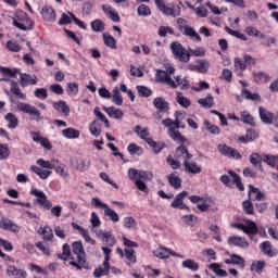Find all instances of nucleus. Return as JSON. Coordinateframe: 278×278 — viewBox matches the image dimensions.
Segmentation results:
<instances>
[{"label":"nucleus","mask_w":278,"mask_h":278,"mask_svg":"<svg viewBox=\"0 0 278 278\" xmlns=\"http://www.w3.org/2000/svg\"><path fill=\"white\" fill-rule=\"evenodd\" d=\"M30 194H34V197H37V199L34 200V205H41L43 210H50L52 216H55L56 218H60L62 216V207L60 205L53 206L51 201L47 199V194H45L43 191L33 189L30 191Z\"/></svg>","instance_id":"f257e3e1"},{"label":"nucleus","mask_w":278,"mask_h":278,"mask_svg":"<svg viewBox=\"0 0 278 278\" xmlns=\"http://www.w3.org/2000/svg\"><path fill=\"white\" fill-rule=\"evenodd\" d=\"M72 251L74 255H77V262L71 261L70 266H74L77 270L81 268L88 269V262L86 261V251H84V244L81 241H75L72 244Z\"/></svg>","instance_id":"f03ea898"},{"label":"nucleus","mask_w":278,"mask_h":278,"mask_svg":"<svg viewBox=\"0 0 278 278\" xmlns=\"http://www.w3.org/2000/svg\"><path fill=\"white\" fill-rule=\"evenodd\" d=\"M170 49L175 60H178L179 62L184 63L190 62V50L184 48V45H181L179 41L172 42Z\"/></svg>","instance_id":"7ed1b4c3"},{"label":"nucleus","mask_w":278,"mask_h":278,"mask_svg":"<svg viewBox=\"0 0 278 278\" xmlns=\"http://www.w3.org/2000/svg\"><path fill=\"white\" fill-rule=\"evenodd\" d=\"M13 18V25L17 27V29H21L22 31H31V26H26L31 18H29V15L25 13L24 11H16Z\"/></svg>","instance_id":"20e7f679"},{"label":"nucleus","mask_w":278,"mask_h":278,"mask_svg":"<svg viewBox=\"0 0 278 278\" xmlns=\"http://www.w3.org/2000/svg\"><path fill=\"white\" fill-rule=\"evenodd\" d=\"M17 110H20V112H24V114H29L30 121H36L37 123L39 121H42V117L40 116V111L37 110L36 106H31V104L20 102L17 104Z\"/></svg>","instance_id":"39448f33"},{"label":"nucleus","mask_w":278,"mask_h":278,"mask_svg":"<svg viewBox=\"0 0 278 278\" xmlns=\"http://www.w3.org/2000/svg\"><path fill=\"white\" fill-rule=\"evenodd\" d=\"M186 23L185 18L179 17L177 20V24L179 25L178 29L179 31H184V36H189V38H194L195 40H198V42H201V35H199V33H197V30H194L193 27L187 26L184 24ZM185 29V30H184Z\"/></svg>","instance_id":"423d86ee"},{"label":"nucleus","mask_w":278,"mask_h":278,"mask_svg":"<svg viewBox=\"0 0 278 278\" xmlns=\"http://www.w3.org/2000/svg\"><path fill=\"white\" fill-rule=\"evenodd\" d=\"M155 81L157 84H166L169 88H177V84L173 80V77L162 70H156Z\"/></svg>","instance_id":"0eeeda50"},{"label":"nucleus","mask_w":278,"mask_h":278,"mask_svg":"<svg viewBox=\"0 0 278 278\" xmlns=\"http://www.w3.org/2000/svg\"><path fill=\"white\" fill-rule=\"evenodd\" d=\"M217 151L222 153V155H225V157H235L236 160H242V154L236 150V148L229 147L227 144H218Z\"/></svg>","instance_id":"6e6552de"},{"label":"nucleus","mask_w":278,"mask_h":278,"mask_svg":"<svg viewBox=\"0 0 278 278\" xmlns=\"http://www.w3.org/2000/svg\"><path fill=\"white\" fill-rule=\"evenodd\" d=\"M0 228L4 229V231H12V233H18V231H21V227L8 217H2L0 219Z\"/></svg>","instance_id":"1a4fd4ad"},{"label":"nucleus","mask_w":278,"mask_h":278,"mask_svg":"<svg viewBox=\"0 0 278 278\" xmlns=\"http://www.w3.org/2000/svg\"><path fill=\"white\" fill-rule=\"evenodd\" d=\"M227 254L229 255L230 258H226L224 261L225 264L227 265H233V266H239V268H241V270H244V266H245V261L244 257L238 255V254H230L229 252H227Z\"/></svg>","instance_id":"9d476101"},{"label":"nucleus","mask_w":278,"mask_h":278,"mask_svg":"<svg viewBox=\"0 0 278 278\" xmlns=\"http://www.w3.org/2000/svg\"><path fill=\"white\" fill-rule=\"evenodd\" d=\"M153 105L159 113L167 114L170 111V106L166 99L159 97L153 100Z\"/></svg>","instance_id":"9b49d317"},{"label":"nucleus","mask_w":278,"mask_h":278,"mask_svg":"<svg viewBox=\"0 0 278 278\" xmlns=\"http://www.w3.org/2000/svg\"><path fill=\"white\" fill-rule=\"evenodd\" d=\"M30 136L34 142H39L41 147H43V149H46L47 151H51V149L53 148L49 139L47 137H41L40 132L30 131Z\"/></svg>","instance_id":"f8f14e48"},{"label":"nucleus","mask_w":278,"mask_h":278,"mask_svg":"<svg viewBox=\"0 0 278 278\" xmlns=\"http://www.w3.org/2000/svg\"><path fill=\"white\" fill-rule=\"evenodd\" d=\"M229 247H238L239 249H249V241L244 237H229Z\"/></svg>","instance_id":"ddd939ff"},{"label":"nucleus","mask_w":278,"mask_h":278,"mask_svg":"<svg viewBox=\"0 0 278 278\" xmlns=\"http://www.w3.org/2000/svg\"><path fill=\"white\" fill-rule=\"evenodd\" d=\"M20 86L25 88L26 86H36L38 84V78L36 76L31 77L29 74L20 72Z\"/></svg>","instance_id":"4468645a"},{"label":"nucleus","mask_w":278,"mask_h":278,"mask_svg":"<svg viewBox=\"0 0 278 278\" xmlns=\"http://www.w3.org/2000/svg\"><path fill=\"white\" fill-rule=\"evenodd\" d=\"M258 114L262 123H265V125H273V121H275V115L270 113V111L266 110L264 106H260Z\"/></svg>","instance_id":"2eb2a0df"},{"label":"nucleus","mask_w":278,"mask_h":278,"mask_svg":"<svg viewBox=\"0 0 278 278\" xmlns=\"http://www.w3.org/2000/svg\"><path fill=\"white\" fill-rule=\"evenodd\" d=\"M248 197L252 201H264V192L260 191V188H255L253 185H249Z\"/></svg>","instance_id":"dca6fc26"},{"label":"nucleus","mask_w":278,"mask_h":278,"mask_svg":"<svg viewBox=\"0 0 278 278\" xmlns=\"http://www.w3.org/2000/svg\"><path fill=\"white\" fill-rule=\"evenodd\" d=\"M8 277H15V278H27V271L24 269H18L14 265H9L7 268Z\"/></svg>","instance_id":"f3484780"},{"label":"nucleus","mask_w":278,"mask_h":278,"mask_svg":"<svg viewBox=\"0 0 278 278\" xmlns=\"http://www.w3.org/2000/svg\"><path fill=\"white\" fill-rule=\"evenodd\" d=\"M257 138H260V134H257L253 129H249L245 136H241L238 138V142H241V144H247L249 142H253L254 140H257Z\"/></svg>","instance_id":"a211bd4d"},{"label":"nucleus","mask_w":278,"mask_h":278,"mask_svg":"<svg viewBox=\"0 0 278 278\" xmlns=\"http://www.w3.org/2000/svg\"><path fill=\"white\" fill-rule=\"evenodd\" d=\"M41 14L45 21H48V23H54L56 21L55 11L53 10V7H45L41 10Z\"/></svg>","instance_id":"6ab92c4d"},{"label":"nucleus","mask_w":278,"mask_h":278,"mask_svg":"<svg viewBox=\"0 0 278 278\" xmlns=\"http://www.w3.org/2000/svg\"><path fill=\"white\" fill-rule=\"evenodd\" d=\"M165 16H173L174 18L181 14V8L179 5L172 4V7H166L161 11Z\"/></svg>","instance_id":"aec40b11"},{"label":"nucleus","mask_w":278,"mask_h":278,"mask_svg":"<svg viewBox=\"0 0 278 278\" xmlns=\"http://www.w3.org/2000/svg\"><path fill=\"white\" fill-rule=\"evenodd\" d=\"M167 181L175 190H179V188H181V178L177 175V172L169 174L167 176Z\"/></svg>","instance_id":"412c9836"},{"label":"nucleus","mask_w":278,"mask_h":278,"mask_svg":"<svg viewBox=\"0 0 278 278\" xmlns=\"http://www.w3.org/2000/svg\"><path fill=\"white\" fill-rule=\"evenodd\" d=\"M168 136H169V138H172V140L180 142L181 144H184V142H186V137H184V135H181V132L179 130H177V128H175V126L168 128Z\"/></svg>","instance_id":"4be33fe9"},{"label":"nucleus","mask_w":278,"mask_h":278,"mask_svg":"<svg viewBox=\"0 0 278 278\" xmlns=\"http://www.w3.org/2000/svg\"><path fill=\"white\" fill-rule=\"evenodd\" d=\"M103 112H106V114L109 116H111L112 118H116L119 119L123 117V111L121 109H116L114 106H103L102 108Z\"/></svg>","instance_id":"5701e85b"},{"label":"nucleus","mask_w":278,"mask_h":278,"mask_svg":"<svg viewBox=\"0 0 278 278\" xmlns=\"http://www.w3.org/2000/svg\"><path fill=\"white\" fill-rule=\"evenodd\" d=\"M53 108L58 112H61V114H65V116H68V114H71V109L67 106V104L64 100H60L58 102H54Z\"/></svg>","instance_id":"b1692460"},{"label":"nucleus","mask_w":278,"mask_h":278,"mask_svg":"<svg viewBox=\"0 0 278 278\" xmlns=\"http://www.w3.org/2000/svg\"><path fill=\"white\" fill-rule=\"evenodd\" d=\"M30 170L33 173H35V175H38V177H40V179H49V177L51 175V170L42 169L41 167H38L36 165H31Z\"/></svg>","instance_id":"393cba45"},{"label":"nucleus","mask_w":278,"mask_h":278,"mask_svg":"<svg viewBox=\"0 0 278 278\" xmlns=\"http://www.w3.org/2000/svg\"><path fill=\"white\" fill-rule=\"evenodd\" d=\"M184 118H186V115L181 113L180 111L175 112V121H174V127L176 129H186V124H184Z\"/></svg>","instance_id":"a878e982"},{"label":"nucleus","mask_w":278,"mask_h":278,"mask_svg":"<svg viewBox=\"0 0 278 278\" xmlns=\"http://www.w3.org/2000/svg\"><path fill=\"white\" fill-rule=\"evenodd\" d=\"M244 233L257 236L260 233V229L257 228V224L251 219H248V225L245 226Z\"/></svg>","instance_id":"bb28decb"},{"label":"nucleus","mask_w":278,"mask_h":278,"mask_svg":"<svg viewBox=\"0 0 278 278\" xmlns=\"http://www.w3.org/2000/svg\"><path fill=\"white\" fill-rule=\"evenodd\" d=\"M228 175H230V177L232 178V184H236L238 190H240V192H244V185L242 184L240 175H238L233 170H228Z\"/></svg>","instance_id":"cd10ccee"},{"label":"nucleus","mask_w":278,"mask_h":278,"mask_svg":"<svg viewBox=\"0 0 278 278\" xmlns=\"http://www.w3.org/2000/svg\"><path fill=\"white\" fill-rule=\"evenodd\" d=\"M62 136H64V138H67L68 140H75L79 138L80 132L75 128H66L62 130Z\"/></svg>","instance_id":"c85d7f7f"},{"label":"nucleus","mask_w":278,"mask_h":278,"mask_svg":"<svg viewBox=\"0 0 278 278\" xmlns=\"http://www.w3.org/2000/svg\"><path fill=\"white\" fill-rule=\"evenodd\" d=\"M4 121H8L9 129H16L18 127V117H16V115H14L13 113H8L4 116Z\"/></svg>","instance_id":"c756f323"},{"label":"nucleus","mask_w":278,"mask_h":278,"mask_svg":"<svg viewBox=\"0 0 278 278\" xmlns=\"http://www.w3.org/2000/svg\"><path fill=\"white\" fill-rule=\"evenodd\" d=\"M184 166L185 170H187V173H191V175H199V173H201V167H199L195 162L190 163L185 161Z\"/></svg>","instance_id":"7c9ffc66"},{"label":"nucleus","mask_w":278,"mask_h":278,"mask_svg":"<svg viewBox=\"0 0 278 278\" xmlns=\"http://www.w3.org/2000/svg\"><path fill=\"white\" fill-rule=\"evenodd\" d=\"M260 247L264 255H267V257H275V252H273V244L270 241H264Z\"/></svg>","instance_id":"2f4dec72"},{"label":"nucleus","mask_w":278,"mask_h":278,"mask_svg":"<svg viewBox=\"0 0 278 278\" xmlns=\"http://www.w3.org/2000/svg\"><path fill=\"white\" fill-rule=\"evenodd\" d=\"M10 92H12V94H15V97H17L18 99H22V101H25V99H27V96L21 92V87H18V83L16 81H12Z\"/></svg>","instance_id":"473e14b6"},{"label":"nucleus","mask_w":278,"mask_h":278,"mask_svg":"<svg viewBox=\"0 0 278 278\" xmlns=\"http://www.w3.org/2000/svg\"><path fill=\"white\" fill-rule=\"evenodd\" d=\"M99 235L102 236L103 242H106L109 247H114V244H116V238L111 232L100 230Z\"/></svg>","instance_id":"72a5a7b5"},{"label":"nucleus","mask_w":278,"mask_h":278,"mask_svg":"<svg viewBox=\"0 0 278 278\" xmlns=\"http://www.w3.org/2000/svg\"><path fill=\"white\" fill-rule=\"evenodd\" d=\"M198 103L202 105V108L210 110L211 108H214V97L212 94H207L206 98L198 100Z\"/></svg>","instance_id":"f704fd0d"},{"label":"nucleus","mask_w":278,"mask_h":278,"mask_svg":"<svg viewBox=\"0 0 278 278\" xmlns=\"http://www.w3.org/2000/svg\"><path fill=\"white\" fill-rule=\"evenodd\" d=\"M188 197V191H182L176 195L170 204V207L177 208L184 203V199Z\"/></svg>","instance_id":"c9c22d12"},{"label":"nucleus","mask_w":278,"mask_h":278,"mask_svg":"<svg viewBox=\"0 0 278 278\" xmlns=\"http://www.w3.org/2000/svg\"><path fill=\"white\" fill-rule=\"evenodd\" d=\"M39 236H42V239L46 240L47 242H51V240H53V229H51V227L46 226L42 229V232H40V230H38Z\"/></svg>","instance_id":"e433bc0d"},{"label":"nucleus","mask_w":278,"mask_h":278,"mask_svg":"<svg viewBox=\"0 0 278 278\" xmlns=\"http://www.w3.org/2000/svg\"><path fill=\"white\" fill-rule=\"evenodd\" d=\"M153 255L160 260H168L170 257V251L166 248H160L153 252Z\"/></svg>","instance_id":"4c0bfd02"},{"label":"nucleus","mask_w":278,"mask_h":278,"mask_svg":"<svg viewBox=\"0 0 278 278\" xmlns=\"http://www.w3.org/2000/svg\"><path fill=\"white\" fill-rule=\"evenodd\" d=\"M137 92L139 97H142L144 99H149L151 94H153V90L149 89L147 86L139 85L137 86Z\"/></svg>","instance_id":"58836bf2"},{"label":"nucleus","mask_w":278,"mask_h":278,"mask_svg":"<svg viewBox=\"0 0 278 278\" xmlns=\"http://www.w3.org/2000/svg\"><path fill=\"white\" fill-rule=\"evenodd\" d=\"M266 266V262L265 261H254L251 266H250V270L252 273H258L261 274L262 270H264V267Z\"/></svg>","instance_id":"ea45409f"},{"label":"nucleus","mask_w":278,"mask_h":278,"mask_svg":"<svg viewBox=\"0 0 278 278\" xmlns=\"http://www.w3.org/2000/svg\"><path fill=\"white\" fill-rule=\"evenodd\" d=\"M104 216L110 217V220H112V223H118V220H121L118 213H116V211L110 208V206L104 208Z\"/></svg>","instance_id":"a19ab883"},{"label":"nucleus","mask_w":278,"mask_h":278,"mask_svg":"<svg viewBox=\"0 0 278 278\" xmlns=\"http://www.w3.org/2000/svg\"><path fill=\"white\" fill-rule=\"evenodd\" d=\"M112 93V103H114V105H123V96L121 94V91H118V87H115Z\"/></svg>","instance_id":"79ce46f5"},{"label":"nucleus","mask_w":278,"mask_h":278,"mask_svg":"<svg viewBox=\"0 0 278 278\" xmlns=\"http://www.w3.org/2000/svg\"><path fill=\"white\" fill-rule=\"evenodd\" d=\"M242 207L243 212H245L248 215L253 216V214H255V206H253V202H251V199L243 201Z\"/></svg>","instance_id":"37998d69"},{"label":"nucleus","mask_w":278,"mask_h":278,"mask_svg":"<svg viewBox=\"0 0 278 278\" xmlns=\"http://www.w3.org/2000/svg\"><path fill=\"white\" fill-rule=\"evenodd\" d=\"M208 268L213 270V273H215V275H217L218 277H227V270L222 269L220 264L218 263L211 264Z\"/></svg>","instance_id":"c03bdc74"},{"label":"nucleus","mask_w":278,"mask_h":278,"mask_svg":"<svg viewBox=\"0 0 278 278\" xmlns=\"http://www.w3.org/2000/svg\"><path fill=\"white\" fill-rule=\"evenodd\" d=\"M174 79L176 81L175 84L177 88L178 86H181L180 90H188L190 88V83H188V78L185 77L181 79V76H175Z\"/></svg>","instance_id":"a18cd8bd"},{"label":"nucleus","mask_w":278,"mask_h":278,"mask_svg":"<svg viewBox=\"0 0 278 278\" xmlns=\"http://www.w3.org/2000/svg\"><path fill=\"white\" fill-rule=\"evenodd\" d=\"M250 164L256 168H262V156L260 153L254 152L250 155Z\"/></svg>","instance_id":"49530a36"},{"label":"nucleus","mask_w":278,"mask_h":278,"mask_svg":"<svg viewBox=\"0 0 278 278\" xmlns=\"http://www.w3.org/2000/svg\"><path fill=\"white\" fill-rule=\"evenodd\" d=\"M197 64H198V73H207L210 68V61L205 59H199L197 60Z\"/></svg>","instance_id":"de8ad7c7"},{"label":"nucleus","mask_w":278,"mask_h":278,"mask_svg":"<svg viewBox=\"0 0 278 278\" xmlns=\"http://www.w3.org/2000/svg\"><path fill=\"white\" fill-rule=\"evenodd\" d=\"M182 267L188 268V270L197 271V270H199V263H197L192 258H188V260L182 262Z\"/></svg>","instance_id":"09e8293b"},{"label":"nucleus","mask_w":278,"mask_h":278,"mask_svg":"<svg viewBox=\"0 0 278 278\" xmlns=\"http://www.w3.org/2000/svg\"><path fill=\"white\" fill-rule=\"evenodd\" d=\"M89 129L92 136H94L96 138H99L101 136V124L98 121H93L90 124Z\"/></svg>","instance_id":"8fccbe9b"},{"label":"nucleus","mask_w":278,"mask_h":278,"mask_svg":"<svg viewBox=\"0 0 278 278\" xmlns=\"http://www.w3.org/2000/svg\"><path fill=\"white\" fill-rule=\"evenodd\" d=\"M0 73H2L5 77H16V74L21 73V70L18 68H9V67H3V66H0Z\"/></svg>","instance_id":"3c124183"},{"label":"nucleus","mask_w":278,"mask_h":278,"mask_svg":"<svg viewBox=\"0 0 278 278\" xmlns=\"http://www.w3.org/2000/svg\"><path fill=\"white\" fill-rule=\"evenodd\" d=\"M176 101L178 104L181 105V108H190V105H192V103L188 100V98L184 97L181 92L176 93Z\"/></svg>","instance_id":"603ef678"},{"label":"nucleus","mask_w":278,"mask_h":278,"mask_svg":"<svg viewBox=\"0 0 278 278\" xmlns=\"http://www.w3.org/2000/svg\"><path fill=\"white\" fill-rule=\"evenodd\" d=\"M76 168L80 173L88 170V168H90V161L86 162V160H84V159H78L76 161Z\"/></svg>","instance_id":"864d4df0"},{"label":"nucleus","mask_w":278,"mask_h":278,"mask_svg":"<svg viewBox=\"0 0 278 278\" xmlns=\"http://www.w3.org/2000/svg\"><path fill=\"white\" fill-rule=\"evenodd\" d=\"M59 260H73V254L71 253V245L67 243L63 244V253L59 254Z\"/></svg>","instance_id":"5fc2aeb1"},{"label":"nucleus","mask_w":278,"mask_h":278,"mask_svg":"<svg viewBox=\"0 0 278 278\" xmlns=\"http://www.w3.org/2000/svg\"><path fill=\"white\" fill-rule=\"evenodd\" d=\"M91 29L92 31H103V29H105V23H103V21L101 20H94L93 22H91Z\"/></svg>","instance_id":"6e6d98bb"},{"label":"nucleus","mask_w":278,"mask_h":278,"mask_svg":"<svg viewBox=\"0 0 278 278\" xmlns=\"http://www.w3.org/2000/svg\"><path fill=\"white\" fill-rule=\"evenodd\" d=\"M225 31H227V34H229L230 36H235V38H239V40H244V41L248 40V38L245 37L244 34H242L238 30H233V29L229 28V26L225 27Z\"/></svg>","instance_id":"4d7b16f0"},{"label":"nucleus","mask_w":278,"mask_h":278,"mask_svg":"<svg viewBox=\"0 0 278 278\" xmlns=\"http://www.w3.org/2000/svg\"><path fill=\"white\" fill-rule=\"evenodd\" d=\"M104 45L110 47L111 49H116V39L112 37V35L103 34Z\"/></svg>","instance_id":"13d9d810"},{"label":"nucleus","mask_w":278,"mask_h":278,"mask_svg":"<svg viewBox=\"0 0 278 278\" xmlns=\"http://www.w3.org/2000/svg\"><path fill=\"white\" fill-rule=\"evenodd\" d=\"M139 16H151V9L147 4H141L137 9Z\"/></svg>","instance_id":"bf43d9fd"},{"label":"nucleus","mask_w":278,"mask_h":278,"mask_svg":"<svg viewBox=\"0 0 278 278\" xmlns=\"http://www.w3.org/2000/svg\"><path fill=\"white\" fill-rule=\"evenodd\" d=\"M127 151L130 153V155H142V149L136 143H130Z\"/></svg>","instance_id":"052dcab7"},{"label":"nucleus","mask_w":278,"mask_h":278,"mask_svg":"<svg viewBox=\"0 0 278 278\" xmlns=\"http://www.w3.org/2000/svg\"><path fill=\"white\" fill-rule=\"evenodd\" d=\"M108 275H110V269L102 267V266L96 268L93 271V276L96 278L105 277Z\"/></svg>","instance_id":"680f3d73"},{"label":"nucleus","mask_w":278,"mask_h":278,"mask_svg":"<svg viewBox=\"0 0 278 278\" xmlns=\"http://www.w3.org/2000/svg\"><path fill=\"white\" fill-rule=\"evenodd\" d=\"M188 51L191 56L193 55L194 58H205V49L203 48H197L194 50H192V48H188Z\"/></svg>","instance_id":"e2e57ef3"},{"label":"nucleus","mask_w":278,"mask_h":278,"mask_svg":"<svg viewBox=\"0 0 278 278\" xmlns=\"http://www.w3.org/2000/svg\"><path fill=\"white\" fill-rule=\"evenodd\" d=\"M139 179H143V181H151L153 179V173L149 170L139 169Z\"/></svg>","instance_id":"0e129e2a"},{"label":"nucleus","mask_w":278,"mask_h":278,"mask_svg":"<svg viewBox=\"0 0 278 278\" xmlns=\"http://www.w3.org/2000/svg\"><path fill=\"white\" fill-rule=\"evenodd\" d=\"M10 157V148L3 143L0 146V160H8Z\"/></svg>","instance_id":"69168bd1"},{"label":"nucleus","mask_w":278,"mask_h":278,"mask_svg":"<svg viewBox=\"0 0 278 278\" xmlns=\"http://www.w3.org/2000/svg\"><path fill=\"white\" fill-rule=\"evenodd\" d=\"M182 220L184 223H186V225H189L190 227H194V223L199 220V217L194 215H185L182 216Z\"/></svg>","instance_id":"338daca9"},{"label":"nucleus","mask_w":278,"mask_h":278,"mask_svg":"<svg viewBox=\"0 0 278 278\" xmlns=\"http://www.w3.org/2000/svg\"><path fill=\"white\" fill-rule=\"evenodd\" d=\"M77 92H79V84H77V83L67 84V93L68 94H77Z\"/></svg>","instance_id":"774afa93"}]
</instances>
